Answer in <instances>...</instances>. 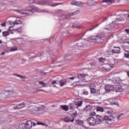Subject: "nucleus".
<instances>
[{"label":"nucleus","instance_id":"nucleus-1","mask_svg":"<svg viewBox=\"0 0 129 129\" xmlns=\"http://www.w3.org/2000/svg\"><path fill=\"white\" fill-rule=\"evenodd\" d=\"M96 122L98 124H100L101 121L103 120H106V122L108 123V124H112V123L115 121V117L113 115L104 116V117H102L99 115H96Z\"/></svg>","mask_w":129,"mask_h":129},{"label":"nucleus","instance_id":"nucleus-2","mask_svg":"<svg viewBox=\"0 0 129 129\" xmlns=\"http://www.w3.org/2000/svg\"><path fill=\"white\" fill-rule=\"evenodd\" d=\"M39 9L38 7H33L32 8L26 10H17V14L19 15H24L25 16H31L34 14V12H39Z\"/></svg>","mask_w":129,"mask_h":129},{"label":"nucleus","instance_id":"nucleus-3","mask_svg":"<svg viewBox=\"0 0 129 129\" xmlns=\"http://www.w3.org/2000/svg\"><path fill=\"white\" fill-rule=\"evenodd\" d=\"M51 83L52 84H56L62 87V86L67 84V80L66 79H62V77L59 76L56 78V80H53Z\"/></svg>","mask_w":129,"mask_h":129},{"label":"nucleus","instance_id":"nucleus-4","mask_svg":"<svg viewBox=\"0 0 129 129\" xmlns=\"http://www.w3.org/2000/svg\"><path fill=\"white\" fill-rule=\"evenodd\" d=\"M105 39V36L103 34L98 36H94L90 37V40L93 43H102Z\"/></svg>","mask_w":129,"mask_h":129},{"label":"nucleus","instance_id":"nucleus-5","mask_svg":"<svg viewBox=\"0 0 129 129\" xmlns=\"http://www.w3.org/2000/svg\"><path fill=\"white\" fill-rule=\"evenodd\" d=\"M45 112V108L42 107H34L31 110V113L33 114H41L42 113H44Z\"/></svg>","mask_w":129,"mask_h":129},{"label":"nucleus","instance_id":"nucleus-6","mask_svg":"<svg viewBox=\"0 0 129 129\" xmlns=\"http://www.w3.org/2000/svg\"><path fill=\"white\" fill-rule=\"evenodd\" d=\"M82 101L76 102L75 103V105H74V104H71L69 106V108H70V109H71L72 110H73V109H75V108H78L79 107L81 106V105H82Z\"/></svg>","mask_w":129,"mask_h":129},{"label":"nucleus","instance_id":"nucleus-7","mask_svg":"<svg viewBox=\"0 0 129 129\" xmlns=\"http://www.w3.org/2000/svg\"><path fill=\"white\" fill-rule=\"evenodd\" d=\"M17 25L18 33H22V25H23V20H18V19H17Z\"/></svg>","mask_w":129,"mask_h":129},{"label":"nucleus","instance_id":"nucleus-8","mask_svg":"<svg viewBox=\"0 0 129 129\" xmlns=\"http://www.w3.org/2000/svg\"><path fill=\"white\" fill-rule=\"evenodd\" d=\"M78 78L80 79L79 81H78V83H79L80 85H82V84H81V82H82V80H84L85 79L86 75L84 74H81L79 73L77 75Z\"/></svg>","mask_w":129,"mask_h":129},{"label":"nucleus","instance_id":"nucleus-9","mask_svg":"<svg viewBox=\"0 0 129 129\" xmlns=\"http://www.w3.org/2000/svg\"><path fill=\"white\" fill-rule=\"evenodd\" d=\"M35 125H36V123L34 122H32V121L31 120L27 121L25 124V126L27 129L32 128V126H35Z\"/></svg>","mask_w":129,"mask_h":129},{"label":"nucleus","instance_id":"nucleus-10","mask_svg":"<svg viewBox=\"0 0 129 129\" xmlns=\"http://www.w3.org/2000/svg\"><path fill=\"white\" fill-rule=\"evenodd\" d=\"M87 120L90 125H94L96 123V120L93 117H89Z\"/></svg>","mask_w":129,"mask_h":129},{"label":"nucleus","instance_id":"nucleus-11","mask_svg":"<svg viewBox=\"0 0 129 129\" xmlns=\"http://www.w3.org/2000/svg\"><path fill=\"white\" fill-rule=\"evenodd\" d=\"M114 49H112V51L110 52L109 55H113V54H118L120 51V47H114Z\"/></svg>","mask_w":129,"mask_h":129},{"label":"nucleus","instance_id":"nucleus-12","mask_svg":"<svg viewBox=\"0 0 129 129\" xmlns=\"http://www.w3.org/2000/svg\"><path fill=\"white\" fill-rule=\"evenodd\" d=\"M105 89L107 92H110V91H113L114 90V86L107 85H106Z\"/></svg>","mask_w":129,"mask_h":129},{"label":"nucleus","instance_id":"nucleus-13","mask_svg":"<svg viewBox=\"0 0 129 129\" xmlns=\"http://www.w3.org/2000/svg\"><path fill=\"white\" fill-rule=\"evenodd\" d=\"M76 123L78 124V125H81L82 127H84V128H86V127L83 124V121L81 120H75Z\"/></svg>","mask_w":129,"mask_h":129},{"label":"nucleus","instance_id":"nucleus-14","mask_svg":"<svg viewBox=\"0 0 129 129\" xmlns=\"http://www.w3.org/2000/svg\"><path fill=\"white\" fill-rule=\"evenodd\" d=\"M102 70L105 72H109V71H111V69L109 68V65L108 64L103 66L102 67Z\"/></svg>","mask_w":129,"mask_h":129},{"label":"nucleus","instance_id":"nucleus-15","mask_svg":"<svg viewBox=\"0 0 129 129\" xmlns=\"http://www.w3.org/2000/svg\"><path fill=\"white\" fill-rule=\"evenodd\" d=\"M111 105H117L118 106V103L116 99H112L110 101Z\"/></svg>","mask_w":129,"mask_h":129},{"label":"nucleus","instance_id":"nucleus-16","mask_svg":"<svg viewBox=\"0 0 129 129\" xmlns=\"http://www.w3.org/2000/svg\"><path fill=\"white\" fill-rule=\"evenodd\" d=\"M95 84H91L90 85V89L91 93H95Z\"/></svg>","mask_w":129,"mask_h":129},{"label":"nucleus","instance_id":"nucleus-17","mask_svg":"<svg viewBox=\"0 0 129 129\" xmlns=\"http://www.w3.org/2000/svg\"><path fill=\"white\" fill-rule=\"evenodd\" d=\"M60 108L62 109V110H64V111H68L69 110V106L67 105H60Z\"/></svg>","mask_w":129,"mask_h":129},{"label":"nucleus","instance_id":"nucleus-18","mask_svg":"<svg viewBox=\"0 0 129 129\" xmlns=\"http://www.w3.org/2000/svg\"><path fill=\"white\" fill-rule=\"evenodd\" d=\"M115 90L116 92H121L122 91V89L121 88V86L120 85L116 86L115 87Z\"/></svg>","mask_w":129,"mask_h":129},{"label":"nucleus","instance_id":"nucleus-19","mask_svg":"<svg viewBox=\"0 0 129 129\" xmlns=\"http://www.w3.org/2000/svg\"><path fill=\"white\" fill-rule=\"evenodd\" d=\"M64 121L66 122H73V121H74V118L73 117L72 120L70 119V118L68 117H66L64 118Z\"/></svg>","mask_w":129,"mask_h":129},{"label":"nucleus","instance_id":"nucleus-20","mask_svg":"<svg viewBox=\"0 0 129 129\" xmlns=\"http://www.w3.org/2000/svg\"><path fill=\"white\" fill-rule=\"evenodd\" d=\"M23 107H25V103L18 104L17 106V109H21V108H23Z\"/></svg>","mask_w":129,"mask_h":129},{"label":"nucleus","instance_id":"nucleus-21","mask_svg":"<svg viewBox=\"0 0 129 129\" xmlns=\"http://www.w3.org/2000/svg\"><path fill=\"white\" fill-rule=\"evenodd\" d=\"M18 129H27L26 124L22 123L19 124Z\"/></svg>","mask_w":129,"mask_h":129},{"label":"nucleus","instance_id":"nucleus-22","mask_svg":"<svg viewBox=\"0 0 129 129\" xmlns=\"http://www.w3.org/2000/svg\"><path fill=\"white\" fill-rule=\"evenodd\" d=\"M91 109H92V107L90 105H87L84 109L85 111H90Z\"/></svg>","mask_w":129,"mask_h":129},{"label":"nucleus","instance_id":"nucleus-23","mask_svg":"<svg viewBox=\"0 0 129 129\" xmlns=\"http://www.w3.org/2000/svg\"><path fill=\"white\" fill-rule=\"evenodd\" d=\"M9 31H10V34H14V32H15V31H17V29H15L14 30V26H11L9 29Z\"/></svg>","mask_w":129,"mask_h":129},{"label":"nucleus","instance_id":"nucleus-24","mask_svg":"<svg viewBox=\"0 0 129 129\" xmlns=\"http://www.w3.org/2000/svg\"><path fill=\"white\" fill-rule=\"evenodd\" d=\"M98 2H101L102 3H107V4H111L112 3V1L111 0H98Z\"/></svg>","mask_w":129,"mask_h":129},{"label":"nucleus","instance_id":"nucleus-25","mask_svg":"<svg viewBox=\"0 0 129 129\" xmlns=\"http://www.w3.org/2000/svg\"><path fill=\"white\" fill-rule=\"evenodd\" d=\"M97 111H100V112H103L104 111V109L101 107H97L96 108Z\"/></svg>","mask_w":129,"mask_h":129},{"label":"nucleus","instance_id":"nucleus-26","mask_svg":"<svg viewBox=\"0 0 129 129\" xmlns=\"http://www.w3.org/2000/svg\"><path fill=\"white\" fill-rule=\"evenodd\" d=\"M2 34L4 37H8L10 35V32L9 31H3Z\"/></svg>","mask_w":129,"mask_h":129},{"label":"nucleus","instance_id":"nucleus-27","mask_svg":"<svg viewBox=\"0 0 129 129\" xmlns=\"http://www.w3.org/2000/svg\"><path fill=\"white\" fill-rule=\"evenodd\" d=\"M75 6H77L78 7H80L81 6H83V4L81 3V2H77L76 1V4Z\"/></svg>","mask_w":129,"mask_h":129},{"label":"nucleus","instance_id":"nucleus-28","mask_svg":"<svg viewBox=\"0 0 129 129\" xmlns=\"http://www.w3.org/2000/svg\"><path fill=\"white\" fill-rule=\"evenodd\" d=\"M80 13V10H77L75 11L74 12L72 13V14L73 16H75L77 15L78 14H79Z\"/></svg>","mask_w":129,"mask_h":129},{"label":"nucleus","instance_id":"nucleus-29","mask_svg":"<svg viewBox=\"0 0 129 129\" xmlns=\"http://www.w3.org/2000/svg\"><path fill=\"white\" fill-rule=\"evenodd\" d=\"M17 77H19L20 78V79L22 80H24L25 79H26V77H25L24 76H21V75H17Z\"/></svg>","mask_w":129,"mask_h":129},{"label":"nucleus","instance_id":"nucleus-30","mask_svg":"<svg viewBox=\"0 0 129 129\" xmlns=\"http://www.w3.org/2000/svg\"><path fill=\"white\" fill-rule=\"evenodd\" d=\"M39 84L42 85V87H46V84H45V83H44L43 81L39 82Z\"/></svg>","mask_w":129,"mask_h":129},{"label":"nucleus","instance_id":"nucleus-31","mask_svg":"<svg viewBox=\"0 0 129 129\" xmlns=\"http://www.w3.org/2000/svg\"><path fill=\"white\" fill-rule=\"evenodd\" d=\"M96 114V113H95V112L94 111H91L90 112V115L91 116H95V115Z\"/></svg>","mask_w":129,"mask_h":129},{"label":"nucleus","instance_id":"nucleus-32","mask_svg":"<svg viewBox=\"0 0 129 129\" xmlns=\"http://www.w3.org/2000/svg\"><path fill=\"white\" fill-rule=\"evenodd\" d=\"M73 115L75 117H77V116H79V113H77V111H75V113L73 114Z\"/></svg>","mask_w":129,"mask_h":129},{"label":"nucleus","instance_id":"nucleus-33","mask_svg":"<svg viewBox=\"0 0 129 129\" xmlns=\"http://www.w3.org/2000/svg\"><path fill=\"white\" fill-rule=\"evenodd\" d=\"M66 17H67V19H69V18H71V17H72V13H71L69 14H67L66 15Z\"/></svg>","mask_w":129,"mask_h":129},{"label":"nucleus","instance_id":"nucleus-34","mask_svg":"<svg viewBox=\"0 0 129 129\" xmlns=\"http://www.w3.org/2000/svg\"><path fill=\"white\" fill-rule=\"evenodd\" d=\"M99 61L101 62V63H102V62H104V58H103V57H100L99 58Z\"/></svg>","mask_w":129,"mask_h":129},{"label":"nucleus","instance_id":"nucleus-35","mask_svg":"<svg viewBox=\"0 0 129 129\" xmlns=\"http://www.w3.org/2000/svg\"><path fill=\"white\" fill-rule=\"evenodd\" d=\"M76 2V1H73L70 3V5H72V6H75Z\"/></svg>","mask_w":129,"mask_h":129},{"label":"nucleus","instance_id":"nucleus-36","mask_svg":"<svg viewBox=\"0 0 129 129\" xmlns=\"http://www.w3.org/2000/svg\"><path fill=\"white\" fill-rule=\"evenodd\" d=\"M46 4V2L45 1H42L41 2H40L39 3V5H43V6H47V5L45 4Z\"/></svg>","mask_w":129,"mask_h":129},{"label":"nucleus","instance_id":"nucleus-37","mask_svg":"<svg viewBox=\"0 0 129 129\" xmlns=\"http://www.w3.org/2000/svg\"><path fill=\"white\" fill-rule=\"evenodd\" d=\"M78 47H80L81 48H82L83 47V43H79L77 44Z\"/></svg>","mask_w":129,"mask_h":129},{"label":"nucleus","instance_id":"nucleus-38","mask_svg":"<svg viewBox=\"0 0 129 129\" xmlns=\"http://www.w3.org/2000/svg\"><path fill=\"white\" fill-rule=\"evenodd\" d=\"M90 65L91 66V67H93V66H95V65H96V63L95 61H93L90 63Z\"/></svg>","mask_w":129,"mask_h":129},{"label":"nucleus","instance_id":"nucleus-39","mask_svg":"<svg viewBox=\"0 0 129 129\" xmlns=\"http://www.w3.org/2000/svg\"><path fill=\"white\" fill-rule=\"evenodd\" d=\"M11 107L12 110H16V109H17L16 105H15L14 106H11Z\"/></svg>","mask_w":129,"mask_h":129},{"label":"nucleus","instance_id":"nucleus-40","mask_svg":"<svg viewBox=\"0 0 129 129\" xmlns=\"http://www.w3.org/2000/svg\"><path fill=\"white\" fill-rule=\"evenodd\" d=\"M10 51L11 52H13L14 51H17V47H15V48H12L10 49Z\"/></svg>","mask_w":129,"mask_h":129},{"label":"nucleus","instance_id":"nucleus-41","mask_svg":"<svg viewBox=\"0 0 129 129\" xmlns=\"http://www.w3.org/2000/svg\"><path fill=\"white\" fill-rule=\"evenodd\" d=\"M61 18L63 19V20H66L67 18V17H66V15H63L61 16Z\"/></svg>","mask_w":129,"mask_h":129},{"label":"nucleus","instance_id":"nucleus-42","mask_svg":"<svg viewBox=\"0 0 129 129\" xmlns=\"http://www.w3.org/2000/svg\"><path fill=\"white\" fill-rule=\"evenodd\" d=\"M83 94L84 95H88V92L87 91H84L83 92Z\"/></svg>","mask_w":129,"mask_h":129},{"label":"nucleus","instance_id":"nucleus-43","mask_svg":"<svg viewBox=\"0 0 129 129\" xmlns=\"http://www.w3.org/2000/svg\"><path fill=\"white\" fill-rule=\"evenodd\" d=\"M1 26H2V27H6V21H4V22H3V23H2V24H1Z\"/></svg>","mask_w":129,"mask_h":129},{"label":"nucleus","instance_id":"nucleus-44","mask_svg":"<svg viewBox=\"0 0 129 129\" xmlns=\"http://www.w3.org/2000/svg\"><path fill=\"white\" fill-rule=\"evenodd\" d=\"M96 28V27H94L93 28H89V29H88V31H92V30H94V29H95Z\"/></svg>","mask_w":129,"mask_h":129},{"label":"nucleus","instance_id":"nucleus-45","mask_svg":"<svg viewBox=\"0 0 129 129\" xmlns=\"http://www.w3.org/2000/svg\"><path fill=\"white\" fill-rule=\"evenodd\" d=\"M29 3V4H34V3H35V0H30Z\"/></svg>","mask_w":129,"mask_h":129},{"label":"nucleus","instance_id":"nucleus-46","mask_svg":"<svg viewBox=\"0 0 129 129\" xmlns=\"http://www.w3.org/2000/svg\"><path fill=\"white\" fill-rule=\"evenodd\" d=\"M122 115H123V113H121L120 115H118L117 116V119H118Z\"/></svg>","mask_w":129,"mask_h":129},{"label":"nucleus","instance_id":"nucleus-47","mask_svg":"<svg viewBox=\"0 0 129 129\" xmlns=\"http://www.w3.org/2000/svg\"><path fill=\"white\" fill-rule=\"evenodd\" d=\"M37 124H41L42 125H45V123H41V122H38L37 123Z\"/></svg>","mask_w":129,"mask_h":129},{"label":"nucleus","instance_id":"nucleus-48","mask_svg":"<svg viewBox=\"0 0 129 129\" xmlns=\"http://www.w3.org/2000/svg\"><path fill=\"white\" fill-rule=\"evenodd\" d=\"M125 31L126 33H127V34L129 33V29H125Z\"/></svg>","mask_w":129,"mask_h":129},{"label":"nucleus","instance_id":"nucleus-49","mask_svg":"<svg viewBox=\"0 0 129 129\" xmlns=\"http://www.w3.org/2000/svg\"><path fill=\"white\" fill-rule=\"evenodd\" d=\"M68 79H71L72 80H74L75 79V77L68 78Z\"/></svg>","mask_w":129,"mask_h":129},{"label":"nucleus","instance_id":"nucleus-50","mask_svg":"<svg viewBox=\"0 0 129 129\" xmlns=\"http://www.w3.org/2000/svg\"><path fill=\"white\" fill-rule=\"evenodd\" d=\"M59 4L58 3H56L55 5H52L51 7H56V6H58Z\"/></svg>","mask_w":129,"mask_h":129},{"label":"nucleus","instance_id":"nucleus-51","mask_svg":"<svg viewBox=\"0 0 129 129\" xmlns=\"http://www.w3.org/2000/svg\"><path fill=\"white\" fill-rule=\"evenodd\" d=\"M13 25H17V20L13 23Z\"/></svg>","mask_w":129,"mask_h":129},{"label":"nucleus","instance_id":"nucleus-52","mask_svg":"<svg viewBox=\"0 0 129 129\" xmlns=\"http://www.w3.org/2000/svg\"><path fill=\"white\" fill-rule=\"evenodd\" d=\"M8 24H9V25H12V22L11 21H8Z\"/></svg>","mask_w":129,"mask_h":129},{"label":"nucleus","instance_id":"nucleus-53","mask_svg":"<svg viewBox=\"0 0 129 129\" xmlns=\"http://www.w3.org/2000/svg\"><path fill=\"white\" fill-rule=\"evenodd\" d=\"M126 73L128 77H129V72L128 71L126 72Z\"/></svg>","mask_w":129,"mask_h":129},{"label":"nucleus","instance_id":"nucleus-54","mask_svg":"<svg viewBox=\"0 0 129 129\" xmlns=\"http://www.w3.org/2000/svg\"><path fill=\"white\" fill-rule=\"evenodd\" d=\"M18 21H23V20L20 19V18H17Z\"/></svg>","mask_w":129,"mask_h":129},{"label":"nucleus","instance_id":"nucleus-55","mask_svg":"<svg viewBox=\"0 0 129 129\" xmlns=\"http://www.w3.org/2000/svg\"><path fill=\"white\" fill-rule=\"evenodd\" d=\"M39 91H44V90H39L37 91V92H39Z\"/></svg>","mask_w":129,"mask_h":129},{"label":"nucleus","instance_id":"nucleus-56","mask_svg":"<svg viewBox=\"0 0 129 129\" xmlns=\"http://www.w3.org/2000/svg\"><path fill=\"white\" fill-rule=\"evenodd\" d=\"M1 54L2 55H5V52H2Z\"/></svg>","mask_w":129,"mask_h":129},{"label":"nucleus","instance_id":"nucleus-57","mask_svg":"<svg viewBox=\"0 0 129 129\" xmlns=\"http://www.w3.org/2000/svg\"><path fill=\"white\" fill-rule=\"evenodd\" d=\"M2 43H3V41L1 40H0V44H2Z\"/></svg>","mask_w":129,"mask_h":129},{"label":"nucleus","instance_id":"nucleus-58","mask_svg":"<svg viewBox=\"0 0 129 129\" xmlns=\"http://www.w3.org/2000/svg\"><path fill=\"white\" fill-rule=\"evenodd\" d=\"M14 75H15V76H17V74H15Z\"/></svg>","mask_w":129,"mask_h":129},{"label":"nucleus","instance_id":"nucleus-59","mask_svg":"<svg viewBox=\"0 0 129 129\" xmlns=\"http://www.w3.org/2000/svg\"><path fill=\"white\" fill-rule=\"evenodd\" d=\"M76 28H80V26H79V27H76Z\"/></svg>","mask_w":129,"mask_h":129},{"label":"nucleus","instance_id":"nucleus-60","mask_svg":"<svg viewBox=\"0 0 129 129\" xmlns=\"http://www.w3.org/2000/svg\"><path fill=\"white\" fill-rule=\"evenodd\" d=\"M106 30H109V28H108V29H106Z\"/></svg>","mask_w":129,"mask_h":129}]
</instances>
